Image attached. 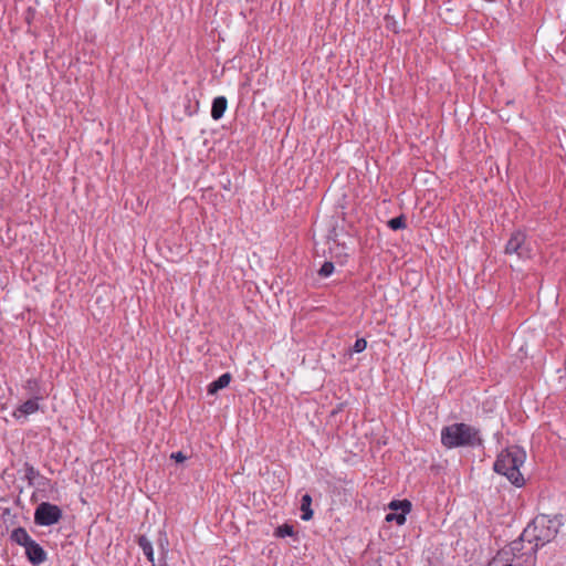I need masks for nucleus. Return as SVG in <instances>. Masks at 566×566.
<instances>
[{
    "instance_id": "nucleus-10",
    "label": "nucleus",
    "mask_w": 566,
    "mask_h": 566,
    "mask_svg": "<svg viewBox=\"0 0 566 566\" xmlns=\"http://www.w3.org/2000/svg\"><path fill=\"white\" fill-rule=\"evenodd\" d=\"M23 388L31 396V398L40 399V400L44 399V396L41 395V385H40L39 379H36V378L28 379L24 382Z\"/></svg>"
},
{
    "instance_id": "nucleus-21",
    "label": "nucleus",
    "mask_w": 566,
    "mask_h": 566,
    "mask_svg": "<svg viewBox=\"0 0 566 566\" xmlns=\"http://www.w3.org/2000/svg\"><path fill=\"white\" fill-rule=\"evenodd\" d=\"M367 347V342L365 338H358L356 339L354 346H353V352L354 353H361L366 349Z\"/></svg>"
},
{
    "instance_id": "nucleus-1",
    "label": "nucleus",
    "mask_w": 566,
    "mask_h": 566,
    "mask_svg": "<svg viewBox=\"0 0 566 566\" xmlns=\"http://www.w3.org/2000/svg\"><path fill=\"white\" fill-rule=\"evenodd\" d=\"M562 525L563 521L558 515H538L527 525L520 537L530 546H536L537 551L556 537Z\"/></svg>"
},
{
    "instance_id": "nucleus-14",
    "label": "nucleus",
    "mask_w": 566,
    "mask_h": 566,
    "mask_svg": "<svg viewBox=\"0 0 566 566\" xmlns=\"http://www.w3.org/2000/svg\"><path fill=\"white\" fill-rule=\"evenodd\" d=\"M312 497L310 494H304L301 500V518L303 521H310L313 517V511L311 509Z\"/></svg>"
},
{
    "instance_id": "nucleus-6",
    "label": "nucleus",
    "mask_w": 566,
    "mask_h": 566,
    "mask_svg": "<svg viewBox=\"0 0 566 566\" xmlns=\"http://www.w3.org/2000/svg\"><path fill=\"white\" fill-rule=\"evenodd\" d=\"M525 234L521 231L512 233L505 245L506 254H516L518 258L527 256V252L524 249Z\"/></svg>"
},
{
    "instance_id": "nucleus-22",
    "label": "nucleus",
    "mask_w": 566,
    "mask_h": 566,
    "mask_svg": "<svg viewBox=\"0 0 566 566\" xmlns=\"http://www.w3.org/2000/svg\"><path fill=\"white\" fill-rule=\"evenodd\" d=\"M170 458L176 462H184L187 459V457L180 451L171 453Z\"/></svg>"
},
{
    "instance_id": "nucleus-7",
    "label": "nucleus",
    "mask_w": 566,
    "mask_h": 566,
    "mask_svg": "<svg viewBox=\"0 0 566 566\" xmlns=\"http://www.w3.org/2000/svg\"><path fill=\"white\" fill-rule=\"evenodd\" d=\"M39 400L40 399L30 398L19 405L12 412L13 418L17 420L27 419L30 415L38 412L40 409Z\"/></svg>"
},
{
    "instance_id": "nucleus-3",
    "label": "nucleus",
    "mask_w": 566,
    "mask_h": 566,
    "mask_svg": "<svg viewBox=\"0 0 566 566\" xmlns=\"http://www.w3.org/2000/svg\"><path fill=\"white\" fill-rule=\"evenodd\" d=\"M441 442L448 449L475 447L482 443L476 428L467 423H453L441 430Z\"/></svg>"
},
{
    "instance_id": "nucleus-13",
    "label": "nucleus",
    "mask_w": 566,
    "mask_h": 566,
    "mask_svg": "<svg viewBox=\"0 0 566 566\" xmlns=\"http://www.w3.org/2000/svg\"><path fill=\"white\" fill-rule=\"evenodd\" d=\"M137 542H138V546L142 548L144 555L151 563V565H156L155 557H154V548H153L150 541L146 536H139Z\"/></svg>"
},
{
    "instance_id": "nucleus-8",
    "label": "nucleus",
    "mask_w": 566,
    "mask_h": 566,
    "mask_svg": "<svg viewBox=\"0 0 566 566\" xmlns=\"http://www.w3.org/2000/svg\"><path fill=\"white\" fill-rule=\"evenodd\" d=\"M25 555L33 565H40L46 560L45 551L34 539L25 547Z\"/></svg>"
},
{
    "instance_id": "nucleus-23",
    "label": "nucleus",
    "mask_w": 566,
    "mask_h": 566,
    "mask_svg": "<svg viewBox=\"0 0 566 566\" xmlns=\"http://www.w3.org/2000/svg\"><path fill=\"white\" fill-rule=\"evenodd\" d=\"M151 566H156V565H151ZM164 566H167V565H164Z\"/></svg>"
},
{
    "instance_id": "nucleus-19",
    "label": "nucleus",
    "mask_w": 566,
    "mask_h": 566,
    "mask_svg": "<svg viewBox=\"0 0 566 566\" xmlns=\"http://www.w3.org/2000/svg\"><path fill=\"white\" fill-rule=\"evenodd\" d=\"M335 270L334 263L326 261L319 269L318 274L323 277H328Z\"/></svg>"
},
{
    "instance_id": "nucleus-12",
    "label": "nucleus",
    "mask_w": 566,
    "mask_h": 566,
    "mask_svg": "<svg viewBox=\"0 0 566 566\" xmlns=\"http://www.w3.org/2000/svg\"><path fill=\"white\" fill-rule=\"evenodd\" d=\"M231 378L232 377H231L230 373L222 374L217 380L212 381L208 386V394L214 395L220 389L228 387L231 381Z\"/></svg>"
},
{
    "instance_id": "nucleus-15",
    "label": "nucleus",
    "mask_w": 566,
    "mask_h": 566,
    "mask_svg": "<svg viewBox=\"0 0 566 566\" xmlns=\"http://www.w3.org/2000/svg\"><path fill=\"white\" fill-rule=\"evenodd\" d=\"M389 509L395 512L400 511L402 513H409L411 511V503L408 500L391 501L389 503Z\"/></svg>"
},
{
    "instance_id": "nucleus-17",
    "label": "nucleus",
    "mask_w": 566,
    "mask_h": 566,
    "mask_svg": "<svg viewBox=\"0 0 566 566\" xmlns=\"http://www.w3.org/2000/svg\"><path fill=\"white\" fill-rule=\"evenodd\" d=\"M408 513H396V512H392V513H389L386 515V521L387 522H396L398 525H403L406 523V515Z\"/></svg>"
},
{
    "instance_id": "nucleus-2",
    "label": "nucleus",
    "mask_w": 566,
    "mask_h": 566,
    "mask_svg": "<svg viewBox=\"0 0 566 566\" xmlns=\"http://www.w3.org/2000/svg\"><path fill=\"white\" fill-rule=\"evenodd\" d=\"M526 452L518 446H511L503 450L494 462V471L506 476L517 488L525 484L520 468L525 463Z\"/></svg>"
},
{
    "instance_id": "nucleus-9",
    "label": "nucleus",
    "mask_w": 566,
    "mask_h": 566,
    "mask_svg": "<svg viewBox=\"0 0 566 566\" xmlns=\"http://www.w3.org/2000/svg\"><path fill=\"white\" fill-rule=\"evenodd\" d=\"M227 107H228V101L224 96L216 97L212 102L211 117L214 120L220 119L224 115Z\"/></svg>"
},
{
    "instance_id": "nucleus-16",
    "label": "nucleus",
    "mask_w": 566,
    "mask_h": 566,
    "mask_svg": "<svg viewBox=\"0 0 566 566\" xmlns=\"http://www.w3.org/2000/svg\"><path fill=\"white\" fill-rule=\"evenodd\" d=\"M388 227L391 229V230H400V229H405L407 227V223H406V218L405 216H398L396 218H392L388 221Z\"/></svg>"
},
{
    "instance_id": "nucleus-5",
    "label": "nucleus",
    "mask_w": 566,
    "mask_h": 566,
    "mask_svg": "<svg viewBox=\"0 0 566 566\" xmlns=\"http://www.w3.org/2000/svg\"><path fill=\"white\" fill-rule=\"evenodd\" d=\"M62 510L52 503L42 502L34 511V523L40 526H51L61 521Z\"/></svg>"
},
{
    "instance_id": "nucleus-11",
    "label": "nucleus",
    "mask_w": 566,
    "mask_h": 566,
    "mask_svg": "<svg viewBox=\"0 0 566 566\" xmlns=\"http://www.w3.org/2000/svg\"><path fill=\"white\" fill-rule=\"evenodd\" d=\"M11 539L20 546L24 548L33 541V538L29 535L25 528L18 527L12 531Z\"/></svg>"
},
{
    "instance_id": "nucleus-4",
    "label": "nucleus",
    "mask_w": 566,
    "mask_h": 566,
    "mask_svg": "<svg viewBox=\"0 0 566 566\" xmlns=\"http://www.w3.org/2000/svg\"><path fill=\"white\" fill-rule=\"evenodd\" d=\"M501 556L507 559V563L512 566H535L536 546H530L521 537L511 542L499 551Z\"/></svg>"
},
{
    "instance_id": "nucleus-20",
    "label": "nucleus",
    "mask_w": 566,
    "mask_h": 566,
    "mask_svg": "<svg viewBox=\"0 0 566 566\" xmlns=\"http://www.w3.org/2000/svg\"><path fill=\"white\" fill-rule=\"evenodd\" d=\"M39 475H40V473L34 467H32V465L25 467V478L29 480L30 484Z\"/></svg>"
},
{
    "instance_id": "nucleus-18",
    "label": "nucleus",
    "mask_w": 566,
    "mask_h": 566,
    "mask_svg": "<svg viewBox=\"0 0 566 566\" xmlns=\"http://www.w3.org/2000/svg\"><path fill=\"white\" fill-rule=\"evenodd\" d=\"M293 534V526L289 524H283L275 530V536L277 537L292 536Z\"/></svg>"
}]
</instances>
